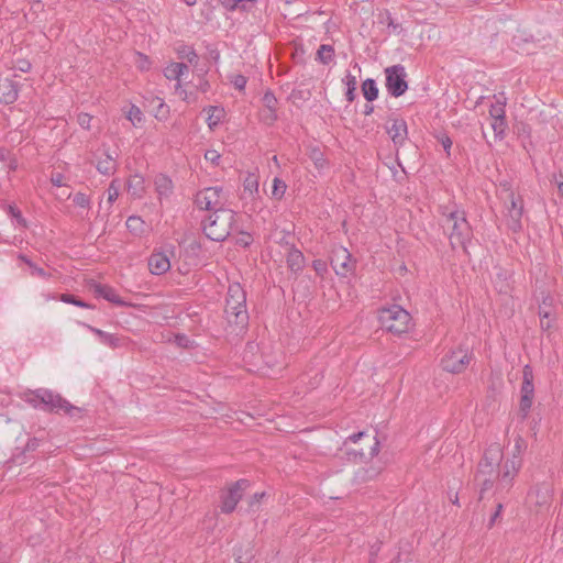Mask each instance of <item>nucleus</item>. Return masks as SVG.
<instances>
[{"label": "nucleus", "instance_id": "c03bdc74", "mask_svg": "<svg viewBox=\"0 0 563 563\" xmlns=\"http://www.w3.org/2000/svg\"><path fill=\"white\" fill-rule=\"evenodd\" d=\"M74 203L80 208H89L90 206V200L88 198L87 195L82 194V192H77L75 196H74Z\"/></svg>", "mask_w": 563, "mask_h": 563}, {"label": "nucleus", "instance_id": "0eeeda50", "mask_svg": "<svg viewBox=\"0 0 563 563\" xmlns=\"http://www.w3.org/2000/svg\"><path fill=\"white\" fill-rule=\"evenodd\" d=\"M470 364L468 350L462 346L450 349L441 360V366L450 373H461Z\"/></svg>", "mask_w": 563, "mask_h": 563}, {"label": "nucleus", "instance_id": "6e6552de", "mask_svg": "<svg viewBox=\"0 0 563 563\" xmlns=\"http://www.w3.org/2000/svg\"><path fill=\"white\" fill-rule=\"evenodd\" d=\"M386 88L387 91L394 96L399 97L405 93L408 88L406 81V70L401 65H394L385 69Z\"/></svg>", "mask_w": 563, "mask_h": 563}, {"label": "nucleus", "instance_id": "a18cd8bd", "mask_svg": "<svg viewBox=\"0 0 563 563\" xmlns=\"http://www.w3.org/2000/svg\"><path fill=\"white\" fill-rule=\"evenodd\" d=\"M220 157H221L220 153L216 150H208L205 153L206 161L211 163L214 166L219 165Z\"/></svg>", "mask_w": 563, "mask_h": 563}, {"label": "nucleus", "instance_id": "49530a36", "mask_svg": "<svg viewBox=\"0 0 563 563\" xmlns=\"http://www.w3.org/2000/svg\"><path fill=\"white\" fill-rule=\"evenodd\" d=\"M246 81V78L240 74L233 75L231 79L233 86L239 90H243L245 88Z\"/></svg>", "mask_w": 563, "mask_h": 563}, {"label": "nucleus", "instance_id": "bf43d9fd", "mask_svg": "<svg viewBox=\"0 0 563 563\" xmlns=\"http://www.w3.org/2000/svg\"><path fill=\"white\" fill-rule=\"evenodd\" d=\"M264 496H265V493L254 494L251 498L250 506L253 507L255 504H258Z\"/></svg>", "mask_w": 563, "mask_h": 563}, {"label": "nucleus", "instance_id": "052dcab7", "mask_svg": "<svg viewBox=\"0 0 563 563\" xmlns=\"http://www.w3.org/2000/svg\"><path fill=\"white\" fill-rule=\"evenodd\" d=\"M501 510H503V505H501V504H498V505H497V508H496V511L494 512V515H493V516H492V518H490L489 526H493V525H494V522L496 521V519L500 516Z\"/></svg>", "mask_w": 563, "mask_h": 563}, {"label": "nucleus", "instance_id": "4be33fe9", "mask_svg": "<svg viewBox=\"0 0 563 563\" xmlns=\"http://www.w3.org/2000/svg\"><path fill=\"white\" fill-rule=\"evenodd\" d=\"M18 98V88L15 82L7 77H0V102L4 104L13 103Z\"/></svg>", "mask_w": 563, "mask_h": 563}, {"label": "nucleus", "instance_id": "37998d69", "mask_svg": "<svg viewBox=\"0 0 563 563\" xmlns=\"http://www.w3.org/2000/svg\"><path fill=\"white\" fill-rule=\"evenodd\" d=\"M107 194H108V203L111 206L112 202L115 201L119 196V186L117 185V180H112V183L110 184V186L107 190Z\"/></svg>", "mask_w": 563, "mask_h": 563}, {"label": "nucleus", "instance_id": "412c9836", "mask_svg": "<svg viewBox=\"0 0 563 563\" xmlns=\"http://www.w3.org/2000/svg\"><path fill=\"white\" fill-rule=\"evenodd\" d=\"M147 265L153 275H162L169 271L170 261L165 252H155L148 258Z\"/></svg>", "mask_w": 563, "mask_h": 563}, {"label": "nucleus", "instance_id": "603ef678", "mask_svg": "<svg viewBox=\"0 0 563 563\" xmlns=\"http://www.w3.org/2000/svg\"><path fill=\"white\" fill-rule=\"evenodd\" d=\"M91 120H92V117L89 115L88 113H80L78 115V123L84 129H89L90 128Z\"/></svg>", "mask_w": 563, "mask_h": 563}, {"label": "nucleus", "instance_id": "bb28decb", "mask_svg": "<svg viewBox=\"0 0 563 563\" xmlns=\"http://www.w3.org/2000/svg\"><path fill=\"white\" fill-rule=\"evenodd\" d=\"M287 264L288 267L294 271L298 272L303 266V255L298 250H290L287 255Z\"/></svg>", "mask_w": 563, "mask_h": 563}, {"label": "nucleus", "instance_id": "09e8293b", "mask_svg": "<svg viewBox=\"0 0 563 563\" xmlns=\"http://www.w3.org/2000/svg\"><path fill=\"white\" fill-rule=\"evenodd\" d=\"M313 269L319 276H323L328 271L327 263L322 260H316L313 261Z\"/></svg>", "mask_w": 563, "mask_h": 563}, {"label": "nucleus", "instance_id": "8fccbe9b", "mask_svg": "<svg viewBox=\"0 0 563 563\" xmlns=\"http://www.w3.org/2000/svg\"><path fill=\"white\" fill-rule=\"evenodd\" d=\"M181 57L185 58L190 65H196L198 60L197 54L190 48H186Z\"/></svg>", "mask_w": 563, "mask_h": 563}, {"label": "nucleus", "instance_id": "c756f323", "mask_svg": "<svg viewBox=\"0 0 563 563\" xmlns=\"http://www.w3.org/2000/svg\"><path fill=\"white\" fill-rule=\"evenodd\" d=\"M243 188L251 196L256 194L258 191V177L253 173H249L243 180Z\"/></svg>", "mask_w": 563, "mask_h": 563}, {"label": "nucleus", "instance_id": "de8ad7c7", "mask_svg": "<svg viewBox=\"0 0 563 563\" xmlns=\"http://www.w3.org/2000/svg\"><path fill=\"white\" fill-rule=\"evenodd\" d=\"M7 211L9 214H11L13 218L16 219V221L20 223V224H24V219L21 214V211L13 205H8L7 206Z\"/></svg>", "mask_w": 563, "mask_h": 563}, {"label": "nucleus", "instance_id": "423d86ee", "mask_svg": "<svg viewBox=\"0 0 563 563\" xmlns=\"http://www.w3.org/2000/svg\"><path fill=\"white\" fill-rule=\"evenodd\" d=\"M188 71V66L185 63H169L165 69L164 75L169 80H177L176 95L186 102H194L197 96L194 91L188 90L181 85V78Z\"/></svg>", "mask_w": 563, "mask_h": 563}, {"label": "nucleus", "instance_id": "864d4df0", "mask_svg": "<svg viewBox=\"0 0 563 563\" xmlns=\"http://www.w3.org/2000/svg\"><path fill=\"white\" fill-rule=\"evenodd\" d=\"M64 179L65 177L62 173H53L51 176V183L57 187L65 186Z\"/></svg>", "mask_w": 563, "mask_h": 563}, {"label": "nucleus", "instance_id": "f03ea898", "mask_svg": "<svg viewBox=\"0 0 563 563\" xmlns=\"http://www.w3.org/2000/svg\"><path fill=\"white\" fill-rule=\"evenodd\" d=\"M442 214L444 217L443 228L449 233L451 245L465 249L466 243L471 240L472 230L464 212L445 207Z\"/></svg>", "mask_w": 563, "mask_h": 563}, {"label": "nucleus", "instance_id": "f3484780", "mask_svg": "<svg viewBox=\"0 0 563 563\" xmlns=\"http://www.w3.org/2000/svg\"><path fill=\"white\" fill-rule=\"evenodd\" d=\"M117 151H110L106 145H102L101 156L98 157L96 165L97 170L106 176L114 174L117 170Z\"/></svg>", "mask_w": 563, "mask_h": 563}, {"label": "nucleus", "instance_id": "5fc2aeb1", "mask_svg": "<svg viewBox=\"0 0 563 563\" xmlns=\"http://www.w3.org/2000/svg\"><path fill=\"white\" fill-rule=\"evenodd\" d=\"M18 69L26 73L31 69V63L29 60L22 59L18 62Z\"/></svg>", "mask_w": 563, "mask_h": 563}, {"label": "nucleus", "instance_id": "1a4fd4ad", "mask_svg": "<svg viewBox=\"0 0 563 563\" xmlns=\"http://www.w3.org/2000/svg\"><path fill=\"white\" fill-rule=\"evenodd\" d=\"M250 486L247 479H240L229 486L227 492L221 496V511L229 514L232 512L240 499L242 498L243 492Z\"/></svg>", "mask_w": 563, "mask_h": 563}, {"label": "nucleus", "instance_id": "3c124183", "mask_svg": "<svg viewBox=\"0 0 563 563\" xmlns=\"http://www.w3.org/2000/svg\"><path fill=\"white\" fill-rule=\"evenodd\" d=\"M101 342L111 347H117L119 345L120 339L113 336L112 334L106 333L104 336L101 339Z\"/></svg>", "mask_w": 563, "mask_h": 563}, {"label": "nucleus", "instance_id": "a878e982", "mask_svg": "<svg viewBox=\"0 0 563 563\" xmlns=\"http://www.w3.org/2000/svg\"><path fill=\"white\" fill-rule=\"evenodd\" d=\"M495 102L490 104L489 108V118L498 119L499 117H506V97L500 93L498 96H494Z\"/></svg>", "mask_w": 563, "mask_h": 563}, {"label": "nucleus", "instance_id": "680f3d73", "mask_svg": "<svg viewBox=\"0 0 563 563\" xmlns=\"http://www.w3.org/2000/svg\"><path fill=\"white\" fill-rule=\"evenodd\" d=\"M441 144L443 146V148L449 152V150L451 148L452 146V141L448 137V136H443L441 139Z\"/></svg>", "mask_w": 563, "mask_h": 563}, {"label": "nucleus", "instance_id": "2eb2a0df", "mask_svg": "<svg viewBox=\"0 0 563 563\" xmlns=\"http://www.w3.org/2000/svg\"><path fill=\"white\" fill-rule=\"evenodd\" d=\"M331 265L339 276H347L354 268L351 254L345 247H336L333 250Z\"/></svg>", "mask_w": 563, "mask_h": 563}, {"label": "nucleus", "instance_id": "c85d7f7f", "mask_svg": "<svg viewBox=\"0 0 563 563\" xmlns=\"http://www.w3.org/2000/svg\"><path fill=\"white\" fill-rule=\"evenodd\" d=\"M362 91L366 100L373 101L378 96L376 82L373 79H366L362 85Z\"/></svg>", "mask_w": 563, "mask_h": 563}, {"label": "nucleus", "instance_id": "9b49d317", "mask_svg": "<svg viewBox=\"0 0 563 563\" xmlns=\"http://www.w3.org/2000/svg\"><path fill=\"white\" fill-rule=\"evenodd\" d=\"M503 457V450L500 444H490L485 453L483 460L478 465L477 479L481 481L482 475L495 473V466L499 464Z\"/></svg>", "mask_w": 563, "mask_h": 563}, {"label": "nucleus", "instance_id": "9d476101", "mask_svg": "<svg viewBox=\"0 0 563 563\" xmlns=\"http://www.w3.org/2000/svg\"><path fill=\"white\" fill-rule=\"evenodd\" d=\"M534 386L533 373L529 365H526L522 371V383L520 388V411L527 416L533 401Z\"/></svg>", "mask_w": 563, "mask_h": 563}, {"label": "nucleus", "instance_id": "4468645a", "mask_svg": "<svg viewBox=\"0 0 563 563\" xmlns=\"http://www.w3.org/2000/svg\"><path fill=\"white\" fill-rule=\"evenodd\" d=\"M507 199L509 200V206H507V224L511 231L518 232L521 230L522 201L511 191H507Z\"/></svg>", "mask_w": 563, "mask_h": 563}, {"label": "nucleus", "instance_id": "f704fd0d", "mask_svg": "<svg viewBox=\"0 0 563 563\" xmlns=\"http://www.w3.org/2000/svg\"><path fill=\"white\" fill-rule=\"evenodd\" d=\"M334 49L331 45H321L317 52V57L322 64H329L332 62Z\"/></svg>", "mask_w": 563, "mask_h": 563}, {"label": "nucleus", "instance_id": "13d9d810", "mask_svg": "<svg viewBox=\"0 0 563 563\" xmlns=\"http://www.w3.org/2000/svg\"><path fill=\"white\" fill-rule=\"evenodd\" d=\"M140 221V218L137 217H130L126 221V227L131 230L136 229V223Z\"/></svg>", "mask_w": 563, "mask_h": 563}, {"label": "nucleus", "instance_id": "7ed1b4c3", "mask_svg": "<svg viewBox=\"0 0 563 563\" xmlns=\"http://www.w3.org/2000/svg\"><path fill=\"white\" fill-rule=\"evenodd\" d=\"M25 400L32 405L34 408H37L42 405V409L46 411L60 412L68 416H74L76 412H79L80 409L73 406L63 398L59 394H56L49 389L40 388L26 394Z\"/></svg>", "mask_w": 563, "mask_h": 563}, {"label": "nucleus", "instance_id": "79ce46f5", "mask_svg": "<svg viewBox=\"0 0 563 563\" xmlns=\"http://www.w3.org/2000/svg\"><path fill=\"white\" fill-rule=\"evenodd\" d=\"M253 242V238L250 233L240 231L235 238V243L240 246L246 247Z\"/></svg>", "mask_w": 563, "mask_h": 563}, {"label": "nucleus", "instance_id": "393cba45", "mask_svg": "<svg viewBox=\"0 0 563 563\" xmlns=\"http://www.w3.org/2000/svg\"><path fill=\"white\" fill-rule=\"evenodd\" d=\"M527 450V442L520 435H517L514 439V445L509 452V456L507 457L510 461H517L519 465L522 466V456Z\"/></svg>", "mask_w": 563, "mask_h": 563}, {"label": "nucleus", "instance_id": "338daca9", "mask_svg": "<svg viewBox=\"0 0 563 563\" xmlns=\"http://www.w3.org/2000/svg\"><path fill=\"white\" fill-rule=\"evenodd\" d=\"M558 185L559 192L563 198V176H560L559 179L555 180Z\"/></svg>", "mask_w": 563, "mask_h": 563}, {"label": "nucleus", "instance_id": "20e7f679", "mask_svg": "<svg viewBox=\"0 0 563 563\" xmlns=\"http://www.w3.org/2000/svg\"><path fill=\"white\" fill-rule=\"evenodd\" d=\"M235 213L230 209H217L202 222L206 235L212 241L225 240L233 230Z\"/></svg>", "mask_w": 563, "mask_h": 563}, {"label": "nucleus", "instance_id": "69168bd1", "mask_svg": "<svg viewBox=\"0 0 563 563\" xmlns=\"http://www.w3.org/2000/svg\"><path fill=\"white\" fill-rule=\"evenodd\" d=\"M364 435H365V432H357V433H355V434H353V435L349 437V439H347V440H349V441H351V442H354V443H355V442H357L361 438H363Z\"/></svg>", "mask_w": 563, "mask_h": 563}, {"label": "nucleus", "instance_id": "f257e3e1", "mask_svg": "<svg viewBox=\"0 0 563 563\" xmlns=\"http://www.w3.org/2000/svg\"><path fill=\"white\" fill-rule=\"evenodd\" d=\"M224 311L230 325L240 330L245 328L249 320L246 295L240 284L234 283L229 286Z\"/></svg>", "mask_w": 563, "mask_h": 563}, {"label": "nucleus", "instance_id": "c9c22d12", "mask_svg": "<svg viewBox=\"0 0 563 563\" xmlns=\"http://www.w3.org/2000/svg\"><path fill=\"white\" fill-rule=\"evenodd\" d=\"M495 478H497V475H495V473H493L492 475H482L481 481L476 478L477 484L481 485V497H483L485 492L492 489Z\"/></svg>", "mask_w": 563, "mask_h": 563}, {"label": "nucleus", "instance_id": "dca6fc26", "mask_svg": "<svg viewBox=\"0 0 563 563\" xmlns=\"http://www.w3.org/2000/svg\"><path fill=\"white\" fill-rule=\"evenodd\" d=\"M520 468L521 465H519L517 461L506 459L497 474V490H508L512 486L514 479Z\"/></svg>", "mask_w": 563, "mask_h": 563}, {"label": "nucleus", "instance_id": "58836bf2", "mask_svg": "<svg viewBox=\"0 0 563 563\" xmlns=\"http://www.w3.org/2000/svg\"><path fill=\"white\" fill-rule=\"evenodd\" d=\"M126 120H129L133 125H136L141 122V110L139 107L132 104L130 110L126 112Z\"/></svg>", "mask_w": 563, "mask_h": 563}, {"label": "nucleus", "instance_id": "2f4dec72", "mask_svg": "<svg viewBox=\"0 0 563 563\" xmlns=\"http://www.w3.org/2000/svg\"><path fill=\"white\" fill-rule=\"evenodd\" d=\"M343 81L347 87V90L345 93L346 99L349 102H352L355 99V90H356V85H357L356 77L349 73L344 77Z\"/></svg>", "mask_w": 563, "mask_h": 563}, {"label": "nucleus", "instance_id": "e2e57ef3", "mask_svg": "<svg viewBox=\"0 0 563 563\" xmlns=\"http://www.w3.org/2000/svg\"><path fill=\"white\" fill-rule=\"evenodd\" d=\"M252 555L251 554H246V555H236L235 556V560L236 562L239 563H249L250 560H251Z\"/></svg>", "mask_w": 563, "mask_h": 563}, {"label": "nucleus", "instance_id": "0e129e2a", "mask_svg": "<svg viewBox=\"0 0 563 563\" xmlns=\"http://www.w3.org/2000/svg\"><path fill=\"white\" fill-rule=\"evenodd\" d=\"M88 329H89L91 332H93L95 334H97V335L99 336V339H100V340H101V339L104 336V334L107 333V332H104V331H102V330H100V329L93 328V327H91V325H88Z\"/></svg>", "mask_w": 563, "mask_h": 563}, {"label": "nucleus", "instance_id": "39448f33", "mask_svg": "<svg viewBox=\"0 0 563 563\" xmlns=\"http://www.w3.org/2000/svg\"><path fill=\"white\" fill-rule=\"evenodd\" d=\"M378 319L384 329L395 334L407 332L411 320L410 314L397 305L382 309Z\"/></svg>", "mask_w": 563, "mask_h": 563}, {"label": "nucleus", "instance_id": "7c9ffc66", "mask_svg": "<svg viewBox=\"0 0 563 563\" xmlns=\"http://www.w3.org/2000/svg\"><path fill=\"white\" fill-rule=\"evenodd\" d=\"M155 188L159 196L167 195L172 188V181L168 177L159 175L155 178Z\"/></svg>", "mask_w": 563, "mask_h": 563}, {"label": "nucleus", "instance_id": "ddd939ff", "mask_svg": "<svg viewBox=\"0 0 563 563\" xmlns=\"http://www.w3.org/2000/svg\"><path fill=\"white\" fill-rule=\"evenodd\" d=\"M196 203L200 209H220L223 203L222 189L209 187L199 191L196 196Z\"/></svg>", "mask_w": 563, "mask_h": 563}, {"label": "nucleus", "instance_id": "ea45409f", "mask_svg": "<svg viewBox=\"0 0 563 563\" xmlns=\"http://www.w3.org/2000/svg\"><path fill=\"white\" fill-rule=\"evenodd\" d=\"M253 0H222V3L225 8L230 9V10H235V9H245L246 8V4L252 2Z\"/></svg>", "mask_w": 563, "mask_h": 563}, {"label": "nucleus", "instance_id": "473e14b6", "mask_svg": "<svg viewBox=\"0 0 563 563\" xmlns=\"http://www.w3.org/2000/svg\"><path fill=\"white\" fill-rule=\"evenodd\" d=\"M492 129L497 137H503L507 130L506 117H499L498 119L490 118Z\"/></svg>", "mask_w": 563, "mask_h": 563}, {"label": "nucleus", "instance_id": "e433bc0d", "mask_svg": "<svg viewBox=\"0 0 563 563\" xmlns=\"http://www.w3.org/2000/svg\"><path fill=\"white\" fill-rule=\"evenodd\" d=\"M286 191V184L280 180L279 178H274L273 180V188H272V196L276 199H280Z\"/></svg>", "mask_w": 563, "mask_h": 563}, {"label": "nucleus", "instance_id": "774afa93", "mask_svg": "<svg viewBox=\"0 0 563 563\" xmlns=\"http://www.w3.org/2000/svg\"><path fill=\"white\" fill-rule=\"evenodd\" d=\"M394 563H416L415 561L408 559V558H397V560Z\"/></svg>", "mask_w": 563, "mask_h": 563}, {"label": "nucleus", "instance_id": "72a5a7b5", "mask_svg": "<svg viewBox=\"0 0 563 563\" xmlns=\"http://www.w3.org/2000/svg\"><path fill=\"white\" fill-rule=\"evenodd\" d=\"M548 299H544L542 305L539 308V316L541 318V327L550 328V319L552 318V312L550 310V303L547 302Z\"/></svg>", "mask_w": 563, "mask_h": 563}, {"label": "nucleus", "instance_id": "a19ab883", "mask_svg": "<svg viewBox=\"0 0 563 563\" xmlns=\"http://www.w3.org/2000/svg\"><path fill=\"white\" fill-rule=\"evenodd\" d=\"M27 266L31 269V275L32 276L40 277V278H43V279H48L51 277V274L45 272L43 268L38 267L33 262H27Z\"/></svg>", "mask_w": 563, "mask_h": 563}, {"label": "nucleus", "instance_id": "6ab92c4d", "mask_svg": "<svg viewBox=\"0 0 563 563\" xmlns=\"http://www.w3.org/2000/svg\"><path fill=\"white\" fill-rule=\"evenodd\" d=\"M143 107L146 108V111L152 114L155 119L159 121H164L169 115V106L165 103L163 98L161 97H152L146 98L145 103H143Z\"/></svg>", "mask_w": 563, "mask_h": 563}, {"label": "nucleus", "instance_id": "4c0bfd02", "mask_svg": "<svg viewBox=\"0 0 563 563\" xmlns=\"http://www.w3.org/2000/svg\"><path fill=\"white\" fill-rule=\"evenodd\" d=\"M60 300L63 302L71 303V305H75V306L80 307V308H89L90 307L87 302H85L81 299H78L74 295H69V294H63L60 296Z\"/></svg>", "mask_w": 563, "mask_h": 563}, {"label": "nucleus", "instance_id": "cd10ccee", "mask_svg": "<svg viewBox=\"0 0 563 563\" xmlns=\"http://www.w3.org/2000/svg\"><path fill=\"white\" fill-rule=\"evenodd\" d=\"M208 126L213 130L223 119L224 110L218 107H210L208 110Z\"/></svg>", "mask_w": 563, "mask_h": 563}, {"label": "nucleus", "instance_id": "b1692460", "mask_svg": "<svg viewBox=\"0 0 563 563\" xmlns=\"http://www.w3.org/2000/svg\"><path fill=\"white\" fill-rule=\"evenodd\" d=\"M89 289L96 296L102 297V298H104L106 300H108L110 302L118 303V305H123V302L120 300V298L117 295V292L114 291V289H112L111 287H109L107 285H102V284H99V283H96V282L91 280L89 283Z\"/></svg>", "mask_w": 563, "mask_h": 563}, {"label": "nucleus", "instance_id": "6e6d98bb", "mask_svg": "<svg viewBox=\"0 0 563 563\" xmlns=\"http://www.w3.org/2000/svg\"><path fill=\"white\" fill-rule=\"evenodd\" d=\"M11 152L7 148L1 147L0 148V162L7 163L9 158L11 157Z\"/></svg>", "mask_w": 563, "mask_h": 563}, {"label": "nucleus", "instance_id": "5701e85b", "mask_svg": "<svg viewBox=\"0 0 563 563\" xmlns=\"http://www.w3.org/2000/svg\"><path fill=\"white\" fill-rule=\"evenodd\" d=\"M551 498V488L548 484H541L533 487L529 494L528 499L538 506H543L549 503Z\"/></svg>", "mask_w": 563, "mask_h": 563}, {"label": "nucleus", "instance_id": "a211bd4d", "mask_svg": "<svg viewBox=\"0 0 563 563\" xmlns=\"http://www.w3.org/2000/svg\"><path fill=\"white\" fill-rule=\"evenodd\" d=\"M386 130L396 146L402 145L407 140V124L402 119H389L386 122Z\"/></svg>", "mask_w": 563, "mask_h": 563}, {"label": "nucleus", "instance_id": "f8f14e48", "mask_svg": "<svg viewBox=\"0 0 563 563\" xmlns=\"http://www.w3.org/2000/svg\"><path fill=\"white\" fill-rule=\"evenodd\" d=\"M503 457V450L500 444H490L485 453L483 460L478 465L477 479L481 481L482 475L495 473V466L499 464Z\"/></svg>", "mask_w": 563, "mask_h": 563}, {"label": "nucleus", "instance_id": "aec40b11", "mask_svg": "<svg viewBox=\"0 0 563 563\" xmlns=\"http://www.w3.org/2000/svg\"><path fill=\"white\" fill-rule=\"evenodd\" d=\"M262 104L260 118L264 123L272 124L277 119V99L272 92L267 91L262 98Z\"/></svg>", "mask_w": 563, "mask_h": 563}, {"label": "nucleus", "instance_id": "4d7b16f0", "mask_svg": "<svg viewBox=\"0 0 563 563\" xmlns=\"http://www.w3.org/2000/svg\"><path fill=\"white\" fill-rule=\"evenodd\" d=\"M8 169L10 172H14L18 168V159L11 155L9 161L7 162Z\"/></svg>", "mask_w": 563, "mask_h": 563}]
</instances>
